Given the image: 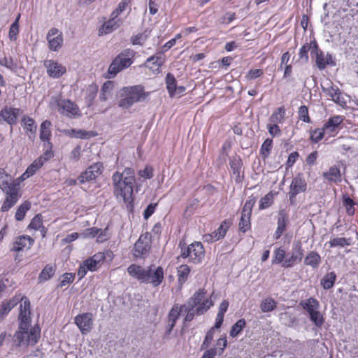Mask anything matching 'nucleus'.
Segmentation results:
<instances>
[{
  "label": "nucleus",
  "mask_w": 358,
  "mask_h": 358,
  "mask_svg": "<svg viewBox=\"0 0 358 358\" xmlns=\"http://www.w3.org/2000/svg\"><path fill=\"white\" fill-rule=\"evenodd\" d=\"M113 194L117 199H120L127 204L134 201V187L136 184L135 171L127 167L122 173L115 172L112 176Z\"/></svg>",
  "instance_id": "nucleus-1"
},
{
  "label": "nucleus",
  "mask_w": 358,
  "mask_h": 358,
  "mask_svg": "<svg viewBox=\"0 0 358 358\" xmlns=\"http://www.w3.org/2000/svg\"><path fill=\"white\" fill-rule=\"evenodd\" d=\"M130 276L141 283L150 284L154 287L159 286L164 280V270L162 266L150 264L146 267L131 264L127 268Z\"/></svg>",
  "instance_id": "nucleus-2"
},
{
  "label": "nucleus",
  "mask_w": 358,
  "mask_h": 358,
  "mask_svg": "<svg viewBox=\"0 0 358 358\" xmlns=\"http://www.w3.org/2000/svg\"><path fill=\"white\" fill-rule=\"evenodd\" d=\"M0 189L5 194L1 211L7 212L17 203L21 197V193L19 184L2 168H0Z\"/></svg>",
  "instance_id": "nucleus-3"
},
{
  "label": "nucleus",
  "mask_w": 358,
  "mask_h": 358,
  "mask_svg": "<svg viewBox=\"0 0 358 358\" xmlns=\"http://www.w3.org/2000/svg\"><path fill=\"white\" fill-rule=\"evenodd\" d=\"M213 305L210 298L206 297V291L200 288L184 304L185 322H191L196 315L206 313Z\"/></svg>",
  "instance_id": "nucleus-4"
},
{
  "label": "nucleus",
  "mask_w": 358,
  "mask_h": 358,
  "mask_svg": "<svg viewBox=\"0 0 358 358\" xmlns=\"http://www.w3.org/2000/svg\"><path fill=\"white\" fill-rule=\"evenodd\" d=\"M21 301L18 317L20 321L19 330L14 335L15 341L18 343L19 345L24 342L27 343L28 329L31 323L30 301L27 297H22Z\"/></svg>",
  "instance_id": "nucleus-5"
},
{
  "label": "nucleus",
  "mask_w": 358,
  "mask_h": 358,
  "mask_svg": "<svg viewBox=\"0 0 358 358\" xmlns=\"http://www.w3.org/2000/svg\"><path fill=\"white\" fill-rule=\"evenodd\" d=\"M122 91L124 97L119 101L118 106L126 109L137 102L145 100L150 94L145 92L144 87L141 85L124 87Z\"/></svg>",
  "instance_id": "nucleus-6"
},
{
  "label": "nucleus",
  "mask_w": 358,
  "mask_h": 358,
  "mask_svg": "<svg viewBox=\"0 0 358 358\" xmlns=\"http://www.w3.org/2000/svg\"><path fill=\"white\" fill-rule=\"evenodd\" d=\"M134 50L129 48L118 54L108 67L109 78H114L118 73L129 67L134 62Z\"/></svg>",
  "instance_id": "nucleus-7"
},
{
  "label": "nucleus",
  "mask_w": 358,
  "mask_h": 358,
  "mask_svg": "<svg viewBox=\"0 0 358 358\" xmlns=\"http://www.w3.org/2000/svg\"><path fill=\"white\" fill-rule=\"evenodd\" d=\"M114 259V254L110 250L98 252L93 256L88 257L84 262L89 271H96L103 264H110Z\"/></svg>",
  "instance_id": "nucleus-8"
},
{
  "label": "nucleus",
  "mask_w": 358,
  "mask_h": 358,
  "mask_svg": "<svg viewBox=\"0 0 358 358\" xmlns=\"http://www.w3.org/2000/svg\"><path fill=\"white\" fill-rule=\"evenodd\" d=\"M180 257L188 258L189 262L193 264H199L205 257V249L201 242L194 241L187 247L181 248Z\"/></svg>",
  "instance_id": "nucleus-9"
},
{
  "label": "nucleus",
  "mask_w": 358,
  "mask_h": 358,
  "mask_svg": "<svg viewBox=\"0 0 358 358\" xmlns=\"http://www.w3.org/2000/svg\"><path fill=\"white\" fill-rule=\"evenodd\" d=\"M256 201V197L252 195L246 200L242 208L241 215L238 222V229L242 233H245L251 229V215Z\"/></svg>",
  "instance_id": "nucleus-10"
},
{
  "label": "nucleus",
  "mask_w": 358,
  "mask_h": 358,
  "mask_svg": "<svg viewBox=\"0 0 358 358\" xmlns=\"http://www.w3.org/2000/svg\"><path fill=\"white\" fill-rule=\"evenodd\" d=\"M152 248V236L148 233L141 234L132 249V255L136 258L147 257Z\"/></svg>",
  "instance_id": "nucleus-11"
},
{
  "label": "nucleus",
  "mask_w": 358,
  "mask_h": 358,
  "mask_svg": "<svg viewBox=\"0 0 358 358\" xmlns=\"http://www.w3.org/2000/svg\"><path fill=\"white\" fill-rule=\"evenodd\" d=\"M54 156L52 150L46 149L43 153L34 159L33 162L27 168L26 171L22 174L21 178L24 180L34 176L47 162Z\"/></svg>",
  "instance_id": "nucleus-12"
},
{
  "label": "nucleus",
  "mask_w": 358,
  "mask_h": 358,
  "mask_svg": "<svg viewBox=\"0 0 358 358\" xmlns=\"http://www.w3.org/2000/svg\"><path fill=\"white\" fill-rule=\"evenodd\" d=\"M58 112L69 118L73 119L81 116L78 106L69 99H62L57 101Z\"/></svg>",
  "instance_id": "nucleus-13"
},
{
  "label": "nucleus",
  "mask_w": 358,
  "mask_h": 358,
  "mask_svg": "<svg viewBox=\"0 0 358 358\" xmlns=\"http://www.w3.org/2000/svg\"><path fill=\"white\" fill-rule=\"evenodd\" d=\"M232 224V220H224L217 229L210 234H204L202 237V240L206 243H210L224 238Z\"/></svg>",
  "instance_id": "nucleus-14"
},
{
  "label": "nucleus",
  "mask_w": 358,
  "mask_h": 358,
  "mask_svg": "<svg viewBox=\"0 0 358 358\" xmlns=\"http://www.w3.org/2000/svg\"><path fill=\"white\" fill-rule=\"evenodd\" d=\"M344 117L342 115H336L330 117L323 124L322 128L329 138L335 137L341 129Z\"/></svg>",
  "instance_id": "nucleus-15"
},
{
  "label": "nucleus",
  "mask_w": 358,
  "mask_h": 358,
  "mask_svg": "<svg viewBox=\"0 0 358 358\" xmlns=\"http://www.w3.org/2000/svg\"><path fill=\"white\" fill-rule=\"evenodd\" d=\"M307 182L303 173H298L293 178L289 185V198L291 202L295 199L296 195L303 193L307 190Z\"/></svg>",
  "instance_id": "nucleus-16"
},
{
  "label": "nucleus",
  "mask_w": 358,
  "mask_h": 358,
  "mask_svg": "<svg viewBox=\"0 0 358 358\" xmlns=\"http://www.w3.org/2000/svg\"><path fill=\"white\" fill-rule=\"evenodd\" d=\"M103 169V164L100 162L90 165L78 177L80 183L83 184L96 179L102 173Z\"/></svg>",
  "instance_id": "nucleus-17"
},
{
  "label": "nucleus",
  "mask_w": 358,
  "mask_h": 358,
  "mask_svg": "<svg viewBox=\"0 0 358 358\" xmlns=\"http://www.w3.org/2000/svg\"><path fill=\"white\" fill-rule=\"evenodd\" d=\"M48 48L52 51H58L62 46L64 38L62 31L57 28H52L47 34Z\"/></svg>",
  "instance_id": "nucleus-18"
},
{
  "label": "nucleus",
  "mask_w": 358,
  "mask_h": 358,
  "mask_svg": "<svg viewBox=\"0 0 358 358\" xmlns=\"http://www.w3.org/2000/svg\"><path fill=\"white\" fill-rule=\"evenodd\" d=\"M43 65L48 76L52 78H61L66 72V67L57 61L47 59L44 61Z\"/></svg>",
  "instance_id": "nucleus-19"
},
{
  "label": "nucleus",
  "mask_w": 358,
  "mask_h": 358,
  "mask_svg": "<svg viewBox=\"0 0 358 358\" xmlns=\"http://www.w3.org/2000/svg\"><path fill=\"white\" fill-rule=\"evenodd\" d=\"M74 320L75 324L78 327L82 334L86 335L91 331L93 325L92 313H85L78 314L76 316Z\"/></svg>",
  "instance_id": "nucleus-20"
},
{
  "label": "nucleus",
  "mask_w": 358,
  "mask_h": 358,
  "mask_svg": "<svg viewBox=\"0 0 358 358\" xmlns=\"http://www.w3.org/2000/svg\"><path fill=\"white\" fill-rule=\"evenodd\" d=\"M166 61V57L163 52H158L155 55L148 57L144 66L152 71L154 73L158 74L161 72V67Z\"/></svg>",
  "instance_id": "nucleus-21"
},
{
  "label": "nucleus",
  "mask_w": 358,
  "mask_h": 358,
  "mask_svg": "<svg viewBox=\"0 0 358 358\" xmlns=\"http://www.w3.org/2000/svg\"><path fill=\"white\" fill-rule=\"evenodd\" d=\"M303 257V250L301 243H298L294 248V252L289 257L285 258L282 263V267L285 268H292L296 264L300 263Z\"/></svg>",
  "instance_id": "nucleus-22"
},
{
  "label": "nucleus",
  "mask_w": 358,
  "mask_h": 358,
  "mask_svg": "<svg viewBox=\"0 0 358 358\" xmlns=\"http://www.w3.org/2000/svg\"><path fill=\"white\" fill-rule=\"evenodd\" d=\"M182 311L185 313L184 305H179L178 303H175L172 306L167 316V334L171 333Z\"/></svg>",
  "instance_id": "nucleus-23"
},
{
  "label": "nucleus",
  "mask_w": 358,
  "mask_h": 358,
  "mask_svg": "<svg viewBox=\"0 0 358 358\" xmlns=\"http://www.w3.org/2000/svg\"><path fill=\"white\" fill-rule=\"evenodd\" d=\"M314 55L315 56L316 66L320 70H324L327 66L335 65L332 55L329 53L325 55L318 46L317 50H315Z\"/></svg>",
  "instance_id": "nucleus-24"
},
{
  "label": "nucleus",
  "mask_w": 358,
  "mask_h": 358,
  "mask_svg": "<svg viewBox=\"0 0 358 358\" xmlns=\"http://www.w3.org/2000/svg\"><path fill=\"white\" fill-rule=\"evenodd\" d=\"M123 23L120 17L110 15L109 20L105 22L99 29V35L108 34L118 29Z\"/></svg>",
  "instance_id": "nucleus-25"
},
{
  "label": "nucleus",
  "mask_w": 358,
  "mask_h": 358,
  "mask_svg": "<svg viewBox=\"0 0 358 358\" xmlns=\"http://www.w3.org/2000/svg\"><path fill=\"white\" fill-rule=\"evenodd\" d=\"M229 166L231 170V176L234 178L236 182L239 183L243 179L242 173L243 162L240 156H233L229 161Z\"/></svg>",
  "instance_id": "nucleus-26"
},
{
  "label": "nucleus",
  "mask_w": 358,
  "mask_h": 358,
  "mask_svg": "<svg viewBox=\"0 0 358 358\" xmlns=\"http://www.w3.org/2000/svg\"><path fill=\"white\" fill-rule=\"evenodd\" d=\"M34 243V239L28 235H22L16 238L13 243L12 250L15 252L29 250Z\"/></svg>",
  "instance_id": "nucleus-27"
},
{
  "label": "nucleus",
  "mask_w": 358,
  "mask_h": 358,
  "mask_svg": "<svg viewBox=\"0 0 358 358\" xmlns=\"http://www.w3.org/2000/svg\"><path fill=\"white\" fill-rule=\"evenodd\" d=\"M323 92L331 98L336 103L343 106L346 104V101L342 95L341 90L335 85H331L329 87L322 88Z\"/></svg>",
  "instance_id": "nucleus-28"
},
{
  "label": "nucleus",
  "mask_w": 358,
  "mask_h": 358,
  "mask_svg": "<svg viewBox=\"0 0 358 358\" xmlns=\"http://www.w3.org/2000/svg\"><path fill=\"white\" fill-rule=\"evenodd\" d=\"M51 122L50 120H44L40 126V139L41 141L47 143V149L52 150V144L50 142L52 136Z\"/></svg>",
  "instance_id": "nucleus-29"
},
{
  "label": "nucleus",
  "mask_w": 358,
  "mask_h": 358,
  "mask_svg": "<svg viewBox=\"0 0 358 358\" xmlns=\"http://www.w3.org/2000/svg\"><path fill=\"white\" fill-rule=\"evenodd\" d=\"M21 124L29 138L33 141L37 129L34 120L28 115H24L21 120Z\"/></svg>",
  "instance_id": "nucleus-30"
},
{
  "label": "nucleus",
  "mask_w": 358,
  "mask_h": 358,
  "mask_svg": "<svg viewBox=\"0 0 358 358\" xmlns=\"http://www.w3.org/2000/svg\"><path fill=\"white\" fill-rule=\"evenodd\" d=\"M288 216L284 210H280L278 215V226L275 231V238L279 239L285 231L288 223Z\"/></svg>",
  "instance_id": "nucleus-31"
},
{
  "label": "nucleus",
  "mask_w": 358,
  "mask_h": 358,
  "mask_svg": "<svg viewBox=\"0 0 358 358\" xmlns=\"http://www.w3.org/2000/svg\"><path fill=\"white\" fill-rule=\"evenodd\" d=\"M317 49V43L316 41H310V43L303 44L299 49V58L305 62H308L309 59L308 51H310L311 55H314L315 50Z\"/></svg>",
  "instance_id": "nucleus-32"
},
{
  "label": "nucleus",
  "mask_w": 358,
  "mask_h": 358,
  "mask_svg": "<svg viewBox=\"0 0 358 358\" xmlns=\"http://www.w3.org/2000/svg\"><path fill=\"white\" fill-rule=\"evenodd\" d=\"M322 177L327 181L334 182L336 184L341 182V173L340 169L336 166H331L328 171L322 173Z\"/></svg>",
  "instance_id": "nucleus-33"
},
{
  "label": "nucleus",
  "mask_w": 358,
  "mask_h": 358,
  "mask_svg": "<svg viewBox=\"0 0 358 358\" xmlns=\"http://www.w3.org/2000/svg\"><path fill=\"white\" fill-rule=\"evenodd\" d=\"M28 229L34 230H39L42 238L45 237L47 234V229L43 225V217L41 214L36 215L31 220L28 225Z\"/></svg>",
  "instance_id": "nucleus-34"
},
{
  "label": "nucleus",
  "mask_w": 358,
  "mask_h": 358,
  "mask_svg": "<svg viewBox=\"0 0 358 358\" xmlns=\"http://www.w3.org/2000/svg\"><path fill=\"white\" fill-rule=\"evenodd\" d=\"M299 306L307 312L308 315L320 308V303L318 300L313 297H310L306 300L301 301Z\"/></svg>",
  "instance_id": "nucleus-35"
},
{
  "label": "nucleus",
  "mask_w": 358,
  "mask_h": 358,
  "mask_svg": "<svg viewBox=\"0 0 358 358\" xmlns=\"http://www.w3.org/2000/svg\"><path fill=\"white\" fill-rule=\"evenodd\" d=\"M65 134L71 138L88 139L96 136L93 131H87L81 129H71L64 131Z\"/></svg>",
  "instance_id": "nucleus-36"
},
{
  "label": "nucleus",
  "mask_w": 358,
  "mask_h": 358,
  "mask_svg": "<svg viewBox=\"0 0 358 358\" xmlns=\"http://www.w3.org/2000/svg\"><path fill=\"white\" fill-rule=\"evenodd\" d=\"M56 264H46L44 268L42 269L38 275V280L40 282H43L48 281L50 278H52L56 272Z\"/></svg>",
  "instance_id": "nucleus-37"
},
{
  "label": "nucleus",
  "mask_w": 358,
  "mask_h": 358,
  "mask_svg": "<svg viewBox=\"0 0 358 358\" xmlns=\"http://www.w3.org/2000/svg\"><path fill=\"white\" fill-rule=\"evenodd\" d=\"M191 268L187 264H181L177 268V277L179 286L181 287L187 281Z\"/></svg>",
  "instance_id": "nucleus-38"
},
{
  "label": "nucleus",
  "mask_w": 358,
  "mask_h": 358,
  "mask_svg": "<svg viewBox=\"0 0 358 358\" xmlns=\"http://www.w3.org/2000/svg\"><path fill=\"white\" fill-rule=\"evenodd\" d=\"M321 263V256L316 251L309 252L304 259V264L313 268H317Z\"/></svg>",
  "instance_id": "nucleus-39"
},
{
  "label": "nucleus",
  "mask_w": 358,
  "mask_h": 358,
  "mask_svg": "<svg viewBox=\"0 0 358 358\" xmlns=\"http://www.w3.org/2000/svg\"><path fill=\"white\" fill-rule=\"evenodd\" d=\"M18 299L13 297L8 301H3L0 305V323L7 316L12 308L17 303Z\"/></svg>",
  "instance_id": "nucleus-40"
},
{
  "label": "nucleus",
  "mask_w": 358,
  "mask_h": 358,
  "mask_svg": "<svg viewBox=\"0 0 358 358\" xmlns=\"http://www.w3.org/2000/svg\"><path fill=\"white\" fill-rule=\"evenodd\" d=\"M330 248H345L352 244V238L333 237L328 242Z\"/></svg>",
  "instance_id": "nucleus-41"
},
{
  "label": "nucleus",
  "mask_w": 358,
  "mask_h": 358,
  "mask_svg": "<svg viewBox=\"0 0 358 358\" xmlns=\"http://www.w3.org/2000/svg\"><path fill=\"white\" fill-rule=\"evenodd\" d=\"M285 113L284 106L277 108L269 117V122L275 124L283 123L285 120Z\"/></svg>",
  "instance_id": "nucleus-42"
},
{
  "label": "nucleus",
  "mask_w": 358,
  "mask_h": 358,
  "mask_svg": "<svg viewBox=\"0 0 358 358\" xmlns=\"http://www.w3.org/2000/svg\"><path fill=\"white\" fill-rule=\"evenodd\" d=\"M336 280V274L334 271L326 273L321 279L320 284L324 289H329L334 287Z\"/></svg>",
  "instance_id": "nucleus-43"
},
{
  "label": "nucleus",
  "mask_w": 358,
  "mask_h": 358,
  "mask_svg": "<svg viewBox=\"0 0 358 358\" xmlns=\"http://www.w3.org/2000/svg\"><path fill=\"white\" fill-rule=\"evenodd\" d=\"M278 192L270 191L264 196H263L259 203V209L264 210L271 206L274 202V197L277 195Z\"/></svg>",
  "instance_id": "nucleus-44"
},
{
  "label": "nucleus",
  "mask_w": 358,
  "mask_h": 358,
  "mask_svg": "<svg viewBox=\"0 0 358 358\" xmlns=\"http://www.w3.org/2000/svg\"><path fill=\"white\" fill-rule=\"evenodd\" d=\"M166 84L169 96L171 97L174 96L177 91V82L175 76L172 73H167L166 76Z\"/></svg>",
  "instance_id": "nucleus-45"
},
{
  "label": "nucleus",
  "mask_w": 358,
  "mask_h": 358,
  "mask_svg": "<svg viewBox=\"0 0 358 358\" xmlns=\"http://www.w3.org/2000/svg\"><path fill=\"white\" fill-rule=\"evenodd\" d=\"M31 208V203L25 201L22 203L17 208L15 213V219L17 221H22L24 219L27 211Z\"/></svg>",
  "instance_id": "nucleus-46"
},
{
  "label": "nucleus",
  "mask_w": 358,
  "mask_h": 358,
  "mask_svg": "<svg viewBox=\"0 0 358 358\" xmlns=\"http://www.w3.org/2000/svg\"><path fill=\"white\" fill-rule=\"evenodd\" d=\"M113 87L114 83L113 81H106L101 86V93L99 94V99L101 101H106L108 99V95L112 92Z\"/></svg>",
  "instance_id": "nucleus-47"
},
{
  "label": "nucleus",
  "mask_w": 358,
  "mask_h": 358,
  "mask_svg": "<svg viewBox=\"0 0 358 358\" xmlns=\"http://www.w3.org/2000/svg\"><path fill=\"white\" fill-rule=\"evenodd\" d=\"M276 306V301L271 297L264 299L260 303V309L262 313L271 312L275 309Z\"/></svg>",
  "instance_id": "nucleus-48"
},
{
  "label": "nucleus",
  "mask_w": 358,
  "mask_h": 358,
  "mask_svg": "<svg viewBox=\"0 0 358 358\" xmlns=\"http://www.w3.org/2000/svg\"><path fill=\"white\" fill-rule=\"evenodd\" d=\"M41 336V329L38 325H35L28 332V339H27V344L35 345Z\"/></svg>",
  "instance_id": "nucleus-49"
},
{
  "label": "nucleus",
  "mask_w": 358,
  "mask_h": 358,
  "mask_svg": "<svg viewBox=\"0 0 358 358\" xmlns=\"http://www.w3.org/2000/svg\"><path fill=\"white\" fill-rule=\"evenodd\" d=\"M245 326L246 322L245 319H239L234 325H232L229 331V336L232 338L236 337L241 333Z\"/></svg>",
  "instance_id": "nucleus-50"
},
{
  "label": "nucleus",
  "mask_w": 358,
  "mask_h": 358,
  "mask_svg": "<svg viewBox=\"0 0 358 358\" xmlns=\"http://www.w3.org/2000/svg\"><path fill=\"white\" fill-rule=\"evenodd\" d=\"M286 251L282 247H278L275 249L273 251V255L272 258V264H281L282 266V263L285 259Z\"/></svg>",
  "instance_id": "nucleus-51"
},
{
  "label": "nucleus",
  "mask_w": 358,
  "mask_h": 358,
  "mask_svg": "<svg viewBox=\"0 0 358 358\" xmlns=\"http://www.w3.org/2000/svg\"><path fill=\"white\" fill-rule=\"evenodd\" d=\"M227 345V336L223 334L216 341L215 347L210 348V350H215L216 355H221L223 354Z\"/></svg>",
  "instance_id": "nucleus-52"
},
{
  "label": "nucleus",
  "mask_w": 358,
  "mask_h": 358,
  "mask_svg": "<svg viewBox=\"0 0 358 358\" xmlns=\"http://www.w3.org/2000/svg\"><path fill=\"white\" fill-rule=\"evenodd\" d=\"M98 93V86L96 85H91L87 90V95L85 96V100L88 107H90L97 95Z\"/></svg>",
  "instance_id": "nucleus-53"
},
{
  "label": "nucleus",
  "mask_w": 358,
  "mask_h": 358,
  "mask_svg": "<svg viewBox=\"0 0 358 358\" xmlns=\"http://www.w3.org/2000/svg\"><path fill=\"white\" fill-rule=\"evenodd\" d=\"M326 135L322 127L310 130V141L313 143L321 141Z\"/></svg>",
  "instance_id": "nucleus-54"
},
{
  "label": "nucleus",
  "mask_w": 358,
  "mask_h": 358,
  "mask_svg": "<svg viewBox=\"0 0 358 358\" xmlns=\"http://www.w3.org/2000/svg\"><path fill=\"white\" fill-rule=\"evenodd\" d=\"M76 274L73 273H64L59 279L58 287L62 288L71 284L75 280Z\"/></svg>",
  "instance_id": "nucleus-55"
},
{
  "label": "nucleus",
  "mask_w": 358,
  "mask_h": 358,
  "mask_svg": "<svg viewBox=\"0 0 358 358\" xmlns=\"http://www.w3.org/2000/svg\"><path fill=\"white\" fill-rule=\"evenodd\" d=\"M343 202L346 208V213L350 216L354 215L355 213V208L354 206L356 203L353 199L350 196L345 195L343 197Z\"/></svg>",
  "instance_id": "nucleus-56"
},
{
  "label": "nucleus",
  "mask_w": 358,
  "mask_h": 358,
  "mask_svg": "<svg viewBox=\"0 0 358 358\" xmlns=\"http://www.w3.org/2000/svg\"><path fill=\"white\" fill-rule=\"evenodd\" d=\"M273 148V140L271 138H266L262 144L260 148V153L262 157L266 159L268 157Z\"/></svg>",
  "instance_id": "nucleus-57"
},
{
  "label": "nucleus",
  "mask_w": 358,
  "mask_h": 358,
  "mask_svg": "<svg viewBox=\"0 0 358 358\" xmlns=\"http://www.w3.org/2000/svg\"><path fill=\"white\" fill-rule=\"evenodd\" d=\"M20 18V14H18L15 21L11 24L8 36L11 41H15L17 39V36L19 33V20Z\"/></svg>",
  "instance_id": "nucleus-58"
},
{
  "label": "nucleus",
  "mask_w": 358,
  "mask_h": 358,
  "mask_svg": "<svg viewBox=\"0 0 358 358\" xmlns=\"http://www.w3.org/2000/svg\"><path fill=\"white\" fill-rule=\"evenodd\" d=\"M310 321L317 327L320 328L324 322V318L319 310L309 315Z\"/></svg>",
  "instance_id": "nucleus-59"
},
{
  "label": "nucleus",
  "mask_w": 358,
  "mask_h": 358,
  "mask_svg": "<svg viewBox=\"0 0 358 358\" xmlns=\"http://www.w3.org/2000/svg\"><path fill=\"white\" fill-rule=\"evenodd\" d=\"M0 65L13 71H15L17 68V63L14 62L11 57H3L1 58Z\"/></svg>",
  "instance_id": "nucleus-60"
},
{
  "label": "nucleus",
  "mask_w": 358,
  "mask_h": 358,
  "mask_svg": "<svg viewBox=\"0 0 358 358\" xmlns=\"http://www.w3.org/2000/svg\"><path fill=\"white\" fill-rule=\"evenodd\" d=\"M131 0H122L117 5V8L110 13L112 15L119 17V15L123 13L127 7L131 3Z\"/></svg>",
  "instance_id": "nucleus-61"
},
{
  "label": "nucleus",
  "mask_w": 358,
  "mask_h": 358,
  "mask_svg": "<svg viewBox=\"0 0 358 358\" xmlns=\"http://www.w3.org/2000/svg\"><path fill=\"white\" fill-rule=\"evenodd\" d=\"M299 119L303 122L310 123L311 122L308 113V108L306 106H301L298 111Z\"/></svg>",
  "instance_id": "nucleus-62"
},
{
  "label": "nucleus",
  "mask_w": 358,
  "mask_h": 358,
  "mask_svg": "<svg viewBox=\"0 0 358 358\" xmlns=\"http://www.w3.org/2000/svg\"><path fill=\"white\" fill-rule=\"evenodd\" d=\"M214 328H210L206 334L204 340L201 344V349H207L211 344L215 334Z\"/></svg>",
  "instance_id": "nucleus-63"
},
{
  "label": "nucleus",
  "mask_w": 358,
  "mask_h": 358,
  "mask_svg": "<svg viewBox=\"0 0 358 358\" xmlns=\"http://www.w3.org/2000/svg\"><path fill=\"white\" fill-rule=\"evenodd\" d=\"M299 157V154L296 151H294L291 152L287 158V160L285 163L286 169H288L289 168H292L294 164L296 163V162L298 160Z\"/></svg>",
  "instance_id": "nucleus-64"
}]
</instances>
